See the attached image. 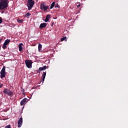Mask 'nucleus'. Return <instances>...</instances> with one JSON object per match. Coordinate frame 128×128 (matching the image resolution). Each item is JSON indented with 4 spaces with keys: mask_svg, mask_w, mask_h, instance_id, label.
Listing matches in <instances>:
<instances>
[{
    "mask_svg": "<svg viewBox=\"0 0 128 128\" xmlns=\"http://www.w3.org/2000/svg\"><path fill=\"white\" fill-rule=\"evenodd\" d=\"M8 0H0V10H5L8 8Z\"/></svg>",
    "mask_w": 128,
    "mask_h": 128,
    "instance_id": "1",
    "label": "nucleus"
},
{
    "mask_svg": "<svg viewBox=\"0 0 128 128\" xmlns=\"http://www.w3.org/2000/svg\"><path fill=\"white\" fill-rule=\"evenodd\" d=\"M34 0H28L26 4L28 6V10H30L34 8Z\"/></svg>",
    "mask_w": 128,
    "mask_h": 128,
    "instance_id": "2",
    "label": "nucleus"
},
{
    "mask_svg": "<svg viewBox=\"0 0 128 128\" xmlns=\"http://www.w3.org/2000/svg\"><path fill=\"white\" fill-rule=\"evenodd\" d=\"M0 78H4L6 77V66H4L2 70L0 72Z\"/></svg>",
    "mask_w": 128,
    "mask_h": 128,
    "instance_id": "3",
    "label": "nucleus"
},
{
    "mask_svg": "<svg viewBox=\"0 0 128 128\" xmlns=\"http://www.w3.org/2000/svg\"><path fill=\"white\" fill-rule=\"evenodd\" d=\"M25 64H26V66L28 68H32V62L30 60H26Z\"/></svg>",
    "mask_w": 128,
    "mask_h": 128,
    "instance_id": "4",
    "label": "nucleus"
},
{
    "mask_svg": "<svg viewBox=\"0 0 128 128\" xmlns=\"http://www.w3.org/2000/svg\"><path fill=\"white\" fill-rule=\"evenodd\" d=\"M3 92H4V94H8V96H12V94H14V92H12V91H11L10 90H8V88H6L5 90H4Z\"/></svg>",
    "mask_w": 128,
    "mask_h": 128,
    "instance_id": "5",
    "label": "nucleus"
},
{
    "mask_svg": "<svg viewBox=\"0 0 128 128\" xmlns=\"http://www.w3.org/2000/svg\"><path fill=\"white\" fill-rule=\"evenodd\" d=\"M50 8V6H46L44 4H40V10H43L44 12H46L48 10V9Z\"/></svg>",
    "mask_w": 128,
    "mask_h": 128,
    "instance_id": "6",
    "label": "nucleus"
},
{
    "mask_svg": "<svg viewBox=\"0 0 128 128\" xmlns=\"http://www.w3.org/2000/svg\"><path fill=\"white\" fill-rule=\"evenodd\" d=\"M10 40H6L3 44L2 48H4V50H6V46H8V44H10Z\"/></svg>",
    "mask_w": 128,
    "mask_h": 128,
    "instance_id": "7",
    "label": "nucleus"
},
{
    "mask_svg": "<svg viewBox=\"0 0 128 128\" xmlns=\"http://www.w3.org/2000/svg\"><path fill=\"white\" fill-rule=\"evenodd\" d=\"M18 128H21L22 126V118L21 117L18 121Z\"/></svg>",
    "mask_w": 128,
    "mask_h": 128,
    "instance_id": "8",
    "label": "nucleus"
},
{
    "mask_svg": "<svg viewBox=\"0 0 128 128\" xmlns=\"http://www.w3.org/2000/svg\"><path fill=\"white\" fill-rule=\"evenodd\" d=\"M46 70V66H44L43 67H40L38 68V70H37L38 73L40 74V72H42V70Z\"/></svg>",
    "mask_w": 128,
    "mask_h": 128,
    "instance_id": "9",
    "label": "nucleus"
},
{
    "mask_svg": "<svg viewBox=\"0 0 128 128\" xmlns=\"http://www.w3.org/2000/svg\"><path fill=\"white\" fill-rule=\"evenodd\" d=\"M27 98H24L20 102V106H24V104H26L28 101H26Z\"/></svg>",
    "mask_w": 128,
    "mask_h": 128,
    "instance_id": "10",
    "label": "nucleus"
},
{
    "mask_svg": "<svg viewBox=\"0 0 128 128\" xmlns=\"http://www.w3.org/2000/svg\"><path fill=\"white\" fill-rule=\"evenodd\" d=\"M48 26V24L46 23H42L40 24L39 28H46Z\"/></svg>",
    "mask_w": 128,
    "mask_h": 128,
    "instance_id": "11",
    "label": "nucleus"
},
{
    "mask_svg": "<svg viewBox=\"0 0 128 128\" xmlns=\"http://www.w3.org/2000/svg\"><path fill=\"white\" fill-rule=\"evenodd\" d=\"M46 72H42V83L44 84V78H46Z\"/></svg>",
    "mask_w": 128,
    "mask_h": 128,
    "instance_id": "12",
    "label": "nucleus"
},
{
    "mask_svg": "<svg viewBox=\"0 0 128 128\" xmlns=\"http://www.w3.org/2000/svg\"><path fill=\"white\" fill-rule=\"evenodd\" d=\"M50 14H48L46 16V19L44 20V21L45 22H48L50 20Z\"/></svg>",
    "mask_w": 128,
    "mask_h": 128,
    "instance_id": "13",
    "label": "nucleus"
},
{
    "mask_svg": "<svg viewBox=\"0 0 128 128\" xmlns=\"http://www.w3.org/2000/svg\"><path fill=\"white\" fill-rule=\"evenodd\" d=\"M24 46V44L22 43H20L18 44L19 52H22V46Z\"/></svg>",
    "mask_w": 128,
    "mask_h": 128,
    "instance_id": "14",
    "label": "nucleus"
},
{
    "mask_svg": "<svg viewBox=\"0 0 128 128\" xmlns=\"http://www.w3.org/2000/svg\"><path fill=\"white\" fill-rule=\"evenodd\" d=\"M56 6V2H52V4L50 5V9L52 10L54 8V7Z\"/></svg>",
    "mask_w": 128,
    "mask_h": 128,
    "instance_id": "15",
    "label": "nucleus"
},
{
    "mask_svg": "<svg viewBox=\"0 0 128 128\" xmlns=\"http://www.w3.org/2000/svg\"><path fill=\"white\" fill-rule=\"evenodd\" d=\"M38 52H42V46L40 44H38Z\"/></svg>",
    "mask_w": 128,
    "mask_h": 128,
    "instance_id": "16",
    "label": "nucleus"
},
{
    "mask_svg": "<svg viewBox=\"0 0 128 128\" xmlns=\"http://www.w3.org/2000/svg\"><path fill=\"white\" fill-rule=\"evenodd\" d=\"M19 24H22L24 22V20H20L19 18L17 20Z\"/></svg>",
    "mask_w": 128,
    "mask_h": 128,
    "instance_id": "17",
    "label": "nucleus"
},
{
    "mask_svg": "<svg viewBox=\"0 0 128 128\" xmlns=\"http://www.w3.org/2000/svg\"><path fill=\"white\" fill-rule=\"evenodd\" d=\"M64 40L66 42V36H64L62 38H60V42H64Z\"/></svg>",
    "mask_w": 128,
    "mask_h": 128,
    "instance_id": "18",
    "label": "nucleus"
},
{
    "mask_svg": "<svg viewBox=\"0 0 128 128\" xmlns=\"http://www.w3.org/2000/svg\"><path fill=\"white\" fill-rule=\"evenodd\" d=\"M32 16V14L30 12H28V13L25 14V16L26 18H28V16Z\"/></svg>",
    "mask_w": 128,
    "mask_h": 128,
    "instance_id": "19",
    "label": "nucleus"
},
{
    "mask_svg": "<svg viewBox=\"0 0 128 128\" xmlns=\"http://www.w3.org/2000/svg\"><path fill=\"white\" fill-rule=\"evenodd\" d=\"M55 8H60V5H58V3H57L56 4Z\"/></svg>",
    "mask_w": 128,
    "mask_h": 128,
    "instance_id": "20",
    "label": "nucleus"
},
{
    "mask_svg": "<svg viewBox=\"0 0 128 128\" xmlns=\"http://www.w3.org/2000/svg\"><path fill=\"white\" fill-rule=\"evenodd\" d=\"M4 128H12V127H10V125H8Z\"/></svg>",
    "mask_w": 128,
    "mask_h": 128,
    "instance_id": "21",
    "label": "nucleus"
},
{
    "mask_svg": "<svg viewBox=\"0 0 128 128\" xmlns=\"http://www.w3.org/2000/svg\"><path fill=\"white\" fill-rule=\"evenodd\" d=\"M2 22V17H0V24Z\"/></svg>",
    "mask_w": 128,
    "mask_h": 128,
    "instance_id": "22",
    "label": "nucleus"
},
{
    "mask_svg": "<svg viewBox=\"0 0 128 128\" xmlns=\"http://www.w3.org/2000/svg\"><path fill=\"white\" fill-rule=\"evenodd\" d=\"M80 3L78 4L77 5V7H78V8H80Z\"/></svg>",
    "mask_w": 128,
    "mask_h": 128,
    "instance_id": "23",
    "label": "nucleus"
},
{
    "mask_svg": "<svg viewBox=\"0 0 128 128\" xmlns=\"http://www.w3.org/2000/svg\"><path fill=\"white\" fill-rule=\"evenodd\" d=\"M2 86H3L2 84H0V88H2Z\"/></svg>",
    "mask_w": 128,
    "mask_h": 128,
    "instance_id": "24",
    "label": "nucleus"
},
{
    "mask_svg": "<svg viewBox=\"0 0 128 128\" xmlns=\"http://www.w3.org/2000/svg\"><path fill=\"white\" fill-rule=\"evenodd\" d=\"M22 94H26V92H24V91H23Z\"/></svg>",
    "mask_w": 128,
    "mask_h": 128,
    "instance_id": "25",
    "label": "nucleus"
},
{
    "mask_svg": "<svg viewBox=\"0 0 128 128\" xmlns=\"http://www.w3.org/2000/svg\"><path fill=\"white\" fill-rule=\"evenodd\" d=\"M24 89L22 88V90L24 92Z\"/></svg>",
    "mask_w": 128,
    "mask_h": 128,
    "instance_id": "26",
    "label": "nucleus"
},
{
    "mask_svg": "<svg viewBox=\"0 0 128 128\" xmlns=\"http://www.w3.org/2000/svg\"><path fill=\"white\" fill-rule=\"evenodd\" d=\"M2 39L0 38V42H2Z\"/></svg>",
    "mask_w": 128,
    "mask_h": 128,
    "instance_id": "27",
    "label": "nucleus"
},
{
    "mask_svg": "<svg viewBox=\"0 0 128 128\" xmlns=\"http://www.w3.org/2000/svg\"><path fill=\"white\" fill-rule=\"evenodd\" d=\"M1 48H2V46H0V49Z\"/></svg>",
    "mask_w": 128,
    "mask_h": 128,
    "instance_id": "28",
    "label": "nucleus"
}]
</instances>
